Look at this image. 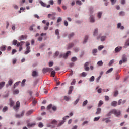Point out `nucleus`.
<instances>
[{
	"label": "nucleus",
	"mask_w": 129,
	"mask_h": 129,
	"mask_svg": "<svg viewBox=\"0 0 129 129\" xmlns=\"http://www.w3.org/2000/svg\"><path fill=\"white\" fill-rule=\"evenodd\" d=\"M76 82V81L75 80V79H74L71 83V85H74Z\"/></svg>",
	"instance_id": "nucleus-52"
},
{
	"label": "nucleus",
	"mask_w": 129,
	"mask_h": 129,
	"mask_svg": "<svg viewBox=\"0 0 129 129\" xmlns=\"http://www.w3.org/2000/svg\"><path fill=\"white\" fill-rule=\"evenodd\" d=\"M127 61V58L125 56H123L122 57V60H120L119 62V65H121L123 63H125Z\"/></svg>",
	"instance_id": "nucleus-4"
},
{
	"label": "nucleus",
	"mask_w": 129,
	"mask_h": 129,
	"mask_svg": "<svg viewBox=\"0 0 129 129\" xmlns=\"http://www.w3.org/2000/svg\"><path fill=\"white\" fill-rule=\"evenodd\" d=\"M74 36V33H71V34L69 35V39H70V38H72V37H73Z\"/></svg>",
	"instance_id": "nucleus-55"
},
{
	"label": "nucleus",
	"mask_w": 129,
	"mask_h": 129,
	"mask_svg": "<svg viewBox=\"0 0 129 129\" xmlns=\"http://www.w3.org/2000/svg\"><path fill=\"white\" fill-rule=\"evenodd\" d=\"M112 114H114L115 115H116V116H119L120 114V111H117L116 109H112L106 115V116L109 117L111 116Z\"/></svg>",
	"instance_id": "nucleus-1"
},
{
	"label": "nucleus",
	"mask_w": 129,
	"mask_h": 129,
	"mask_svg": "<svg viewBox=\"0 0 129 129\" xmlns=\"http://www.w3.org/2000/svg\"><path fill=\"white\" fill-rule=\"evenodd\" d=\"M25 82H26V79L23 80V81H22V83H21L22 86H24V85H25Z\"/></svg>",
	"instance_id": "nucleus-56"
},
{
	"label": "nucleus",
	"mask_w": 129,
	"mask_h": 129,
	"mask_svg": "<svg viewBox=\"0 0 129 129\" xmlns=\"http://www.w3.org/2000/svg\"><path fill=\"white\" fill-rule=\"evenodd\" d=\"M22 12H24V11H25V8H23V7L20 8V10L18 11L19 14H21V13H22Z\"/></svg>",
	"instance_id": "nucleus-40"
},
{
	"label": "nucleus",
	"mask_w": 129,
	"mask_h": 129,
	"mask_svg": "<svg viewBox=\"0 0 129 129\" xmlns=\"http://www.w3.org/2000/svg\"><path fill=\"white\" fill-rule=\"evenodd\" d=\"M97 52V49H94L92 50V53L94 56H95V54H96V52Z\"/></svg>",
	"instance_id": "nucleus-37"
},
{
	"label": "nucleus",
	"mask_w": 129,
	"mask_h": 129,
	"mask_svg": "<svg viewBox=\"0 0 129 129\" xmlns=\"http://www.w3.org/2000/svg\"><path fill=\"white\" fill-rule=\"evenodd\" d=\"M118 29H120L121 30H123L124 29V27L123 26H121V23H118L117 24Z\"/></svg>",
	"instance_id": "nucleus-12"
},
{
	"label": "nucleus",
	"mask_w": 129,
	"mask_h": 129,
	"mask_svg": "<svg viewBox=\"0 0 129 129\" xmlns=\"http://www.w3.org/2000/svg\"><path fill=\"white\" fill-rule=\"evenodd\" d=\"M79 101V99H77L76 101L74 102L75 105H76V104H77Z\"/></svg>",
	"instance_id": "nucleus-61"
},
{
	"label": "nucleus",
	"mask_w": 129,
	"mask_h": 129,
	"mask_svg": "<svg viewBox=\"0 0 129 129\" xmlns=\"http://www.w3.org/2000/svg\"><path fill=\"white\" fill-rule=\"evenodd\" d=\"M102 104H103V101L100 100L98 103V107H100V106H101Z\"/></svg>",
	"instance_id": "nucleus-33"
},
{
	"label": "nucleus",
	"mask_w": 129,
	"mask_h": 129,
	"mask_svg": "<svg viewBox=\"0 0 129 129\" xmlns=\"http://www.w3.org/2000/svg\"><path fill=\"white\" fill-rule=\"evenodd\" d=\"M106 36H102V37H101V42L104 41L105 40V39H106Z\"/></svg>",
	"instance_id": "nucleus-41"
},
{
	"label": "nucleus",
	"mask_w": 129,
	"mask_h": 129,
	"mask_svg": "<svg viewBox=\"0 0 129 129\" xmlns=\"http://www.w3.org/2000/svg\"><path fill=\"white\" fill-rule=\"evenodd\" d=\"M118 95V91H116L114 93V96L116 97Z\"/></svg>",
	"instance_id": "nucleus-47"
},
{
	"label": "nucleus",
	"mask_w": 129,
	"mask_h": 129,
	"mask_svg": "<svg viewBox=\"0 0 129 129\" xmlns=\"http://www.w3.org/2000/svg\"><path fill=\"white\" fill-rule=\"evenodd\" d=\"M48 17L51 19V20H54L55 19V15L52 14H49L48 15Z\"/></svg>",
	"instance_id": "nucleus-10"
},
{
	"label": "nucleus",
	"mask_w": 129,
	"mask_h": 129,
	"mask_svg": "<svg viewBox=\"0 0 129 129\" xmlns=\"http://www.w3.org/2000/svg\"><path fill=\"white\" fill-rule=\"evenodd\" d=\"M113 63H114V60L112 59L109 63V66L112 65V64H113Z\"/></svg>",
	"instance_id": "nucleus-49"
},
{
	"label": "nucleus",
	"mask_w": 129,
	"mask_h": 129,
	"mask_svg": "<svg viewBox=\"0 0 129 129\" xmlns=\"http://www.w3.org/2000/svg\"><path fill=\"white\" fill-rule=\"evenodd\" d=\"M100 119V116L96 117L94 118V121H98Z\"/></svg>",
	"instance_id": "nucleus-32"
},
{
	"label": "nucleus",
	"mask_w": 129,
	"mask_h": 129,
	"mask_svg": "<svg viewBox=\"0 0 129 129\" xmlns=\"http://www.w3.org/2000/svg\"><path fill=\"white\" fill-rule=\"evenodd\" d=\"M8 108L7 106L4 107L3 108L2 111L3 112H6V111H8Z\"/></svg>",
	"instance_id": "nucleus-22"
},
{
	"label": "nucleus",
	"mask_w": 129,
	"mask_h": 129,
	"mask_svg": "<svg viewBox=\"0 0 129 129\" xmlns=\"http://www.w3.org/2000/svg\"><path fill=\"white\" fill-rule=\"evenodd\" d=\"M74 46V44L73 43H70L68 45V49H71V48H72Z\"/></svg>",
	"instance_id": "nucleus-31"
},
{
	"label": "nucleus",
	"mask_w": 129,
	"mask_h": 129,
	"mask_svg": "<svg viewBox=\"0 0 129 129\" xmlns=\"http://www.w3.org/2000/svg\"><path fill=\"white\" fill-rule=\"evenodd\" d=\"M9 85H12L13 84V80L10 79L9 81L8 82Z\"/></svg>",
	"instance_id": "nucleus-48"
},
{
	"label": "nucleus",
	"mask_w": 129,
	"mask_h": 129,
	"mask_svg": "<svg viewBox=\"0 0 129 129\" xmlns=\"http://www.w3.org/2000/svg\"><path fill=\"white\" fill-rule=\"evenodd\" d=\"M64 100H66V101H68L69 100L70 98L69 97H68L67 96H65L64 97Z\"/></svg>",
	"instance_id": "nucleus-54"
},
{
	"label": "nucleus",
	"mask_w": 129,
	"mask_h": 129,
	"mask_svg": "<svg viewBox=\"0 0 129 129\" xmlns=\"http://www.w3.org/2000/svg\"><path fill=\"white\" fill-rule=\"evenodd\" d=\"M76 3L77 5H79V6L81 5V1H77Z\"/></svg>",
	"instance_id": "nucleus-60"
},
{
	"label": "nucleus",
	"mask_w": 129,
	"mask_h": 129,
	"mask_svg": "<svg viewBox=\"0 0 129 129\" xmlns=\"http://www.w3.org/2000/svg\"><path fill=\"white\" fill-rule=\"evenodd\" d=\"M72 91H73V86H70L68 94H71V93H72Z\"/></svg>",
	"instance_id": "nucleus-18"
},
{
	"label": "nucleus",
	"mask_w": 129,
	"mask_h": 129,
	"mask_svg": "<svg viewBox=\"0 0 129 129\" xmlns=\"http://www.w3.org/2000/svg\"><path fill=\"white\" fill-rule=\"evenodd\" d=\"M87 103H88V101L86 100L83 103V104H82L83 106H85V105H86L87 104Z\"/></svg>",
	"instance_id": "nucleus-34"
},
{
	"label": "nucleus",
	"mask_w": 129,
	"mask_h": 129,
	"mask_svg": "<svg viewBox=\"0 0 129 129\" xmlns=\"http://www.w3.org/2000/svg\"><path fill=\"white\" fill-rule=\"evenodd\" d=\"M103 48H104V46H103V45H100L98 47V50L99 51H101V50H102V49H103Z\"/></svg>",
	"instance_id": "nucleus-43"
},
{
	"label": "nucleus",
	"mask_w": 129,
	"mask_h": 129,
	"mask_svg": "<svg viewBox=\"0 0 129 129\" xmlns=\"http://www.w3.org/2000/svg\"><path fill=\"white\" fill-rule=\"evenodd\" d=\"M95 113L96 114H100V113H101V108H98Z\"/></svg>",
	"instance_id": "nucleus-16"
},
{
	"label": "nucleus",
	"mask_w": 129,
	"mask_h": 129,
	"mask_svg": "<svg viewBox=\"0 0 129 129\" xmlns=\"http://www.w3.org/2000/svg\"><path fill=\"white\" fill-rule=\"evenodd\" d=\"M33 112H34V110H30L26 113V115L27 116H29V115H31Z\"/></svg>",
	"instance_id": "nucleus-11"
},
{
	"label": "nucleus",
	"mask_w": 129,
	"mask_h": 129,
	"mask_svg": "<svg viewBox=\"0 0 129 129\" xmlns=\"http://www.w3.org/2000/svg\"><path fill=\"white\" fill-rule=\"evenodd\" d=\"M15 53H17V50L16 49H13L12 51V55H14V54H15Z\"/></svg>",
	"instance_id": "nucleus-58"
},
{
	"label": "nucleus",
	"mask_w": 129,
	"mask_h": 129,
	"mask_svg": "<svg viewBox=\"0 0 129 129\" xmlns=\"http://www.w3.org/2000/svg\"><path fill=\"white\" fill-rule=\"evenodd\" d=\"M36 125V123H28L27 124L28 127H33V126H35Z\"/></svg>",
	"instance_id": "nucleus-17"
},
{
	"label": "nucleus",
	"mask_w": 129,
	"mask_h": 129,
	"mask_svg": "<svg viewBox=\"0 0 129 129\" xmlns=\"http://www.w3.org/2000/svg\"><path fill=\"white\" fill-rule=\"evenodd\" d=\"M19 91L18 90H15L14 91V94H18Z\"/></svg>",
	"instance_id": "nucleus-63"
},
{
	"label": "nucleus",
	"mask_w": 129,
	"mask_h": 129,
	"mask_svg": "<svg viewBox=\"0 0 129 129\" xmlns=\"http://www.w3.org/2000/svg\"><path fill=\"white\" fill-rule=\"evenodd\" d=\"M95 20L94 19V17L93 16H91L90 17V22L91 23H94Z\"/></svg>",
	"instance_id": "nucleus-14"
},
{
	"label": "nucleus",
	"mask_w": 129,
	"mask_h": 129,
	"mask_svg": "<svg viewBox=\"0 0 129 129\" xmlns=\"http://www.w3.org/2000/svg\"><path fill=\"white\" fill-rule=\"evenodd\" d=\"M102 121H105L106 123H109V122H111V120L109 119V118H104L102 119Z\"/></svg>",
	"instance_id": "nucleus-6"
},
{
	"label": "nucleus",
	"mask_w": 129,
	"mask_h": 129,
	"mask_svg": "<svg viewBox=\"0 0 129 129\" xmlns=\"http://www.w3.org/2000/svg\"><path fill=\"white\" fill-rule=\"evenodd\" d=\"M32 75L33 77H36V76H38V73L36 71H33L32 73Z\"/></svg>",
	"instance_id": "nucleus-20"
},
{
	"label": "nucleus",
	"mask_w": 129,
	"mask_h": 129,
	"mask_svg": "<svg viewBox=\"0 0 129 129\" xmlns=\"http://www.w3.org/2000/svg\"><path fill=\"white\" fill-rule=\"evenodd\" d=\"M100 78H101V76H99L96 79V81L97 83L99 82V80H100Z\"/></svg>",
	"instance_id": "nucleus-46"
},
{
	"label": "nucleus",
	"mask_w": 129,
	"mask_h": 129,
	"mask_svg": "<svg viewBox=\"0 0 129 129\" xmlns=\"http://www.w3.org/2000/svg\"><path fill=\"white\" fill-rule=\"evenodd\" d=\"M25 44V42L24 41H21L20 42H18L17 44V47H19V51L21 52L22 50H23V45Z\"/></svg>",
	"instance_id": "nucleus-2"
},
{
	"label": "nucleus",
	"mask_w": 129,
	"mask_h": 129,
	"mask_svg": "<svg viewBox=\"0 0 129 129\" xmlns=\"http://www.w3.org/2000/svg\"><path fill=\"white\" fill-rule=\"evenodd\" d=\"M56 74V72H55V71H52L51 72V76L52 77H55V75Z\"/></svg>",
	"instance_id": "nucleus-24"
},
{
	"label": "nucleus",
	"mask_w": 129,
	"mask_h": 129,
	"mask_svg": "<svg viewBox=\"0 0 129 129\" xmlns=\"http://www.w3.org/2000/svg\"><path fill=\"white\" fill-rule=\"evenodd\" d=\"M64 26H66V27H67V26H68V22L65 20L64 21Z\"/></svg>",
	"instance_id": "nucleus-62"
},
{
	"label": "nucleus",
	"mask_w": 129,
	"mask_h": 129,
	"mask_svg": "<svg viewBox=\"0 0 129 129\" xmlns=\"http://www.w3.org/2000/svg\"><path fill=\"white\" fill-rule=\"evenodd\" d=\"M55 34L57 35L58 39L60 38V36L59 35V30L56 29L55 30Z\"/></svg>",
	"instance_id": "nucleus-26"
},
{
	"label": "nucleus",
	"mask_w": 129,
	"mask_h": 129,
	"mask_svg": "<svg viewBox=\"0 0 129 129\" xmlns=\"http://www.w3.org/2000/svg\"><path fill=\"white\" fill-rule=\"evenodd\" d=\"M60 22H62V18L61 17H59L57 20V23H60Z\"/></svg>",
	"instance_id": "nucleus-51"
},
{
	"label": "nucleus",
	"mask_w": 129,
	"mask_h": 129,
	"mask_svg": "<svg viewBox=\"0 0 129 129\" xmlns=\"http://www.w3.org/2000/svg\"><path fill=\"white\" fill-rule=\"evenodd\" d=\"M84 69L85 71H89V67H85Z\"/></svg>",
	"instance_id": "nucleus-59"
},
{
	"label": "nucleus",
	"mask_w": 129,
	"mask_h": 129,
	"mask_svg": "<svg viewBox=\"0 0 129 129\" xmlns=\"http://www.w3.org/2000/svg\"><path fill=\"white\" fill-rule=\"evenodd\" d=\"M87 40H88V36H86L85 37V39H84V44H85V43H86V42H87Z\"/></svg>",
	"instance_id": "nucleus-39"
},
{
	"label": "nucleus",
	"mask_w": 129,
	"mask_h": 129,
	"mask_svg": "<svg viewBox=\"0 0 129 129\" xmlns=\"http://www.w3.org/2000/svg\"><path fill=\"white\" fill-rule=\"evenodd\" d=\"M18 41L16 40H14L12 42V44L13 45H14V46H16V45H18Z\"/></svg>",
	"instance_id": "nucleus-27"
},
{
	"label": "nucleus",
	"mask_w": 129,
	"mask_h": 129,
	"mask_svg": "<svg viewBox=\"0 0 129 129\" xmlns=\"http://www.w3.org/2000/svg\"><path fill=\"white\" fill-rule=\"evenodd\" d=\"M38 126L40 128H42L44 126V125L43 124V123L40 122L38 124Z\"/></svg>",
	"instance_id": "nucleus-44"
},
{
	"label": "nucleus",
	"mask_w": 129,
	"mask_h": 129,
	"mask_svg": "<svg viewBox=\"0 0 129 129\" xmlns=\"http://www.w3.org/2000/svg\"><path fill=\"white\" fill-rule=\"evenodd\" d=\"M49 68H46L43 69V71L45 72V73H46V72H49Z\"/></svg>",
	"instance_id": "nucleus-28"
},
{
	"label": "nucleus",
	"mask_w": 129,
	"mask_h": 129,
	"mask_svg": "<svg viewBox=\"0 0 129 129\" xmlns=\"http://www.w3.org/2000/svg\"><path fill=\"white\" fill-rule=\"evenodd\" d=\"M40 4H41V6H42V7H46V8H50V5H46V4H45L44 3H43L42 1H40Z\"/></svg>",
	"instance_id": "nucleus-8"
},
{
	"label": "nucleus",
	"mask_w": 129,
	"mask_h": 129,
	"mask_svg": "<svg viewBox=\"0 0 129 129\" xmlns=\"http://www.w3.org/2000/svg\"><path fill=\"white\" fill-rule=\"evenodd\" d=\"M69 55H71V51H68L64 54H60L59 55V58H62V57H63V58H64V59H67V58L68 57V56H69Z\"/></svg>",
	"instance_id": "nucleus-3"
},
{
	"label": "nucleus",
	"mask_w": 129,
	"mask_h": 129,
	"mask_svg": "<svg viewBox=\"0 0 129 129\" xmlns=\"http://www.w3.org/2000/svg\"><path fill=\"white\" fill-rule=\"evenodd\" d=\"M102 15V12H99L98 13V18H99V19H100L101 18Z\"/></svg>",
	"instance_id": "nucleus-38"
},
{
	"label": "nucleus",
	"mask_w": 129,
	"mask_h": 129,
	"mask_svg": "<svg viewBox=\"0 0 129 129\" xmlns=\"http://www.w3.org/2000/svg\"><path fill=\"white\" fill-rule=\"evenodd\" d=\"M38 41H39V42H42V41H43V37H39L38 38Z\"/></svg>",
	"instance_id": "nucleus-57"
},
{
	"label": "nucleus",
	"mask_w": 129,
	"mask_h": 129,
	"mask_svg": "<svg viewBox=\"0 0 129 129\" xmlns=\"http://www.w3.org/2000/svg\"><path fill=\"white\" fill-rule=\"evenodd\" d=\"M97 64L98 66H102L103 65V62H102V60H100L99 61Z\"/></svg>",
	"instance_id": "nucleus-21"
},
{
	"label": "nucleus",
	"mask_w": 129,
	"mask_h": 129,
	"mask_svg": "<svg viewBox=\"0 0 129 129\" xmlns=\"http://www.w3.org/2000/svg\"><path fill=\"white\" fill-rule=\"evenodd\" d=\"M0 48L2 51H6V45H2Z\"/></svg>",
	"instance_id": "nucleus-23"
},
{
	"label": "nucleus",
	"mask_w": 129,
	"mask_h": 129,
	"mask_svg": "<svg viewBox=\"0 0 129 129\" xmlns=\"http://www.w3.org/2000/svg\"><path fill=\"white\" fill-rule=\"evenodd\" d=\"M86 75H87V73H86V72L82 73V76H83V77H85Z\"/></svg>",
	"instance_id": "nucleus-50"
},
{
	"label": "nucleus",
	"mask_w": 129,
	"mask_h": 129,
	"mask_svg": "<svg viewBox=\"0 0 129 129\" xmlns=\"http://www.w3.org/2000/svg\"><path fill=\"white\" fill-rule=\"evenodd\" d=\"M113 70V68H111L109 69L107 72L106 74H108V73H110V72H112V71Z\"/></svg>",
	"instance_id": "nucleus-29"
},
{
	"label": "nucleus",
	"mask_w": 129,
	"mask_h": 129,
	"mask_svg": "<svg viewBox=\"0 0 129 129\" xmlns=\"http://www.w3.org/2000/svg\"><path fill=\"white\" fill-rule=\"evenodd\" d=\"M9 101L10 106H14V104H15V102H14V101H13L12 99H10Z\"/></svg>",
	"instance_id": "nucleus-15"
},
{
	"label": "nucleus",
	"mask_w": 129,
	"mask_h": 129,
	"mask_svg": "<svg viewBox=\"0 0 129 129\" xmlns=\"http://www.w3.org/2000/svg\"><path fill=\"white\" fill-rule=\"evenodd\" d=\"M71 61H72V62H75V61H77V58H76V57H73L71 58Z\"/></svg>",
	"instance_id": "nucleus-30"
},
{
	"label": "nucleus",
	"mask_w": 129,
	"mask_h": 129,
	"mask_svg": "<svg viewBox=\"0 0 129 129\" xmlns=\"http://www.w3.org/2000/svg\"><path fill=\"white\" fill-rule=\"evenodd\" d=\"M27 35H21V36L19 37V40L20 41H22V40H25L27 39Z\"/></svg>",
	"instance_id": "nucleus-9"
},
{
	"label": "nucleus",
	"mask_w": 129,
	"mask_h": 129,
	"mask_svg": "<svg viewBox=\"0 0 129 129\" xmlns=\"http://www.w3.org/2000/svg\"><path fill=\"white\" fill-rule=\"evenodd\" d=\"M24 114H25V112L22 111L20 115L16 114L15 115V117H16V118H20L22 117V116H24Z\"/></svg>",
	"instance_id": "nucleus-7"
},
{
	"label": "nucleus",
	"mask_w": 129,
	"mask_h": 129,
	"mask_svg": "<svg viewBox=\"0 0 129 129\" xmlns=\"http://www.w3.org/2000/svg\"><path fill=\"white\" fill-rule=\"evenodd\" d=\"M5 82H2L0 83V89H2L3 87H4V85H5Z\"/></svg>",
	"instance_id": "nucleus-25"
},
{
	"label": "nucleus",
	"mask_w": 129,
	"mask_h": 129,
	"mask_svg": "<svg viewBox=\"0 0 129 129\" xmlns=\"http://www.w3.org/2000/svg\"><path fill=\"white\" fill-rule=\"evenodd\" d=\"M94 79H95L94 76H92V77L89 79V81H90V82H92L94 81Z\"/></svg>",
	"instance_id": "nucleus-35"
},
{
	"label": "nucleus",
	"mask_w": 129,
	"mask_h": 129,
	"mask_svg": "<svg viewBox=\"0 0 129 129\" xmlns=\"http://www.w3.org/2000/svg\"><path fill=\"white\" fill-rule=\"evenodd\" d=\"M98 32V30L97 29H96L94 32V34H93V35L94 36H96V35H97V33Z\"/></svg>",
	"instance_id": "nucleus-42"
},
{
	"label": "nucleus",
	"mask_w": 129,
	"mask_h": 129,
	"mask_svg": "<svg viewBox=\"0 0 129 129\" xmlns=\"http://www.w3.org/2000/svg\"><path fill=\"white\" fill-rule=\"evenodd\" d=\"M122 49V47H116L115 49V52H120V50Z\"/></svg>",
	"instance_id": "nucleus-19"
},
{
	"label": "nucleus",
	"mask_w": 129,
	"mask_h": 129,
	"mask_svg": "<svg viewBox=\"0 0 129 129\" xmlns=\"http://www.w3.org/2000/svg\"><path fill=\"white\" fill-rule=\"evenodd\" d=\"M97 92L99 93H101V92H102V89L101 88L97 90Z\"/></svg>",
	"instance_id": "nucleus-64"
},
{
	"label": "nucleus",
	"mask_w": 129,
	"mask_h": 129,
	"mask_svg": "<svg viewBox=\"0 0 129 129\" xmlns=\"http://www.w3.org/2000/svg\"><path fill=\"white\" fill-rule=\"evenodd\" d=\"M64 123H65V121L62 120L61 121V122H60L58 124V126H61V125H62V124H64Z\"/></svg>",
	"instance_id": "nucleus-36"
},
{
	"label": "nucleus",
	"mask_w": 129,
	"mask_h": 129,
	"mask_svg": "<svg viewBox=\"0 0 129 129\" xmlns=\"http://www.w3.org/2000/svg\"><path fill=\"white\" fill-rule=\"evenodd\" d=\"M111 106H114V107H115L116 105H117V102L114 101L111 103Z\"/></svg>",
	"instance_id": "nucleus-13"
},
{
	"label": "nucleus",
	"mask_w": 129,
	"mask_h": 129,
	"mask_svg": "<svg viewBox=\"0 0 129 129\" xmlns=\"http://www.w3.org/2000/svg\"><path fill=\"white\" fill-rule=\"evenodd\" d=\"M58 122L57 121V120H53L52 122H51V123L52 124H57V123Z\"/></svg>",
	"instance_id": "nucleus-53"
},
{
	"label": "nucleus",
	"mask_w": 129,
	"mask_h": 129,
	"mask_svg": "<svg viewBox=\"0 0 129 129\" xmlns=\"http://www.w3.org/2000/svg\"><path fill=\"white\" fill-rule=\"evenodd\" d=\"M20 101H18L16 103V106H14L13 107V109H14V110H16L17 111V110H18L19 109V107H20Z\"/></svg>",
	"instance_id": "nucleus-5"
},
{
	"label": "nucleus",
	"mask_w": 129,
	"mask_h": 129,
	"mask_svg": "<svg viewBox=\"0 0 129 129\" xmlns=\"http://www.w3.org/2000/svg\"><path fill=\"white\" fill-rule=\"evenodd\" d=\"M33 27H35V24H33L32 25H31L30 28H29V30L30 31H33V30H34V29L33 28Z\"/></svg>",
	"instance_id": "nucleus-45"
}]
</instances>
